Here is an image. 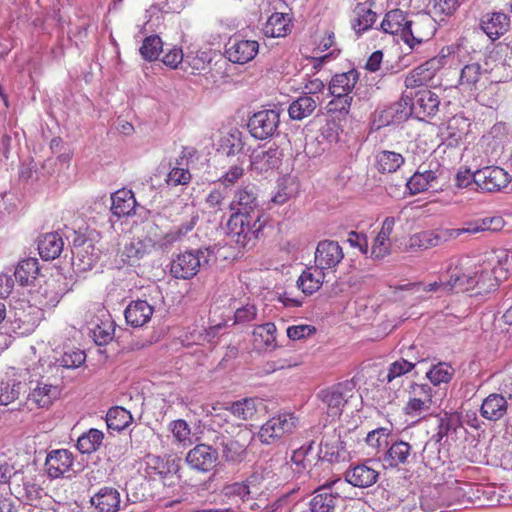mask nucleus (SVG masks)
<instances>
[{
  "instance_id": "nucleus-56",
  "label": "nucleus",
  "mask_w": 512,
  "mask_h": 512,
  "mask_svg": "<svg viewBox=\"0 0 512 512\" xmlns=\"http://www.w3.org/2000/svg\"><path fill=\"white\" fill-rule=\"evenodd\" d=\"M86 359L84 351L77 348H68L56 359L55 364L66 369H75L80 367Z\"/></svg>"
},
{
  "instance_id": "nucleus-36",
  "label": "nucleus",
  "mask_w": 512,
  "mask_h": 512,
  "mask_svg": "<svg viewBox=\"0 0 512 512\" xmlns=\"http://www.w3.org/2000/svg\"><path fill=\"white\" fill-rule=\"evenodd\" d=\"M91 503L99 512H117L120 508V493L112 487L101 488L92 498Z\"/></svg>"
},
{
  "instance_id": "nucleus-40",
  "label": "nucleus",
  "mask_w": 512,
  "mask_h": 512,
  "mask_svg": "<svg viewBox=\"0 0 512 512\" xmlns=\"http://www.w3.org/2000/svg\"><path fill=\"white\" fill-rule=\"evenodd\" d=\"M111 211L117 217L129 216L134 212L136 200L134 194L130 190L121 189L111 196Z\"/></svg>"
},
{
  "instance_id": "nucleus-58",
  "label": "nucleus",
  "mask_w": 512,
  "mask_h": 512,
  "mask_svg": "<svg viewBox=\"0 0 512 512\" xmlns=\"http://www.w3.org/2000/svg\"><path fill=\"white\" fill-rule=\"evenodd\" d=\"M414 367L415 363L409 362L405 359L395 361L390 364L387 373L380 379V381L391 383L395 379L410 372Z\"/></svg>"
},
{
  "instance_id": "nucleus-41",
  "label": "nucleus",
  "mask_w": 512,
  "mask_h": 512,
  "mask_svg": "<svg viewBox=\"0 0 512 512\" xmlns=\"http://www.w3.org/2000/svg\"><path fill=\"white\" fill-rule=\"evenodd\" d=\"M64 242L61 236L56 233H47L38 241L39 254L44 260H54L63 250Z\"/></svg>"
},
{
  "instance_id": "nucleus-19",
  "label": "nucleus",
  "mask_w": 512,
  "mask_h": 512,
  "mask_svg": "<svg viewBox=\"0 0 512 512\" xmlns=\"http://www.w3.org/2000/svg\"><path fill=\"white\" fill-rule=\"evenodd\" d=\"M10 491L19 501L29 505L40 499L42 494V489L31 479H26L21 472L13 473Z\"/></svg>"
},
{
  "instance_id": "nucleus-62",
  "label": "nucleus",
  "mask_w": 512,
  "mask_h": 512,
  "mask_svg": "<svg viewBox=\"0 0 512 512\" xmlns=\"http://www.w3.org/2000/svg\"><path fill=\"white\" fill-rule=\"evenodd\" d=\"M170 430L178 442H185L190 439L191 430L186 421L179 419L171 422Z\"/></svg>"
},
{
  "instance_id": "nucleus-26",
  "label": "nucleus",
  "mask_w": 512,
  "mask_h": 512,
  "mask_svg": "<svg viewBox=\"0 0 512 512\" xmlns=\"http://www.w3.org/2000/svg\"><path fill=\"white\" fill-rule=\"evenodd\" d=\"M510 404L503 394L492 393L488 395L481 404V416L492 422L502 419L508 412Z\"/></svg>"
},
{
  "instance_id": "nucleus-34",
  "label": "nucleus",
  "mask_w": 512,
  "mask_h": 512,
  "mask_svg": "<svg viewBox=\"0 0 512 512\" xmlns=\"http://www.w3.org/2000/svg\"><path fill=\"white\" fill-rule=\"evenodd\" d=\"M281 163V153L277 148L255 151L250 160L251 169L257 173L268 172L278 168Z\"/></svg>"
},
{
  "instance_id": "nucleus-61",
  "label": "nucleus",
  "mask_w": 512,
  "mask_h": 512,
  "mask_svg": "<svg viewBox=\"0 0 512 512\" xmlns=\"http://www.w3.org/2000/svg\"><path fill=\"white\" fill-rule=\"evenodd\" d=\"M347 242L353 248H357L362 254L366 255L369 252L368 237L364 233L350 231L348 233Z\"/></svg>"
},
{
  "instance_id": "nucleus-42",
  "label": "nucleus",
  "mask_w": 512,
  "mask_h": 512,
  "mask_svg": "<svg viewBox=\"0 0 512 512\" xmlns=\"http://www.w3.org/2000/svg\"><path fill=\"white\" fill-rule=\"evenodd\" d=\"M325 272L313 267L306 268L297 280L298 287L307 295H311L320 289L324 282Z\"/></svg>"
},
{
  "instance_id": "nucleus-54",
  "label": "nucleus",
  "mask_w": 512,
  "mask_h": 512,
  "mask_svg": "<svg viewBox=\"0 0 512 512\" xmlns=\"http://www.w3.org/2000/svg\"><path fill=\"white\" fill-rule=\"evenodd\" d=\"M104 435L98 429H90L77 440V448L83 454L95 452L102 444Z\"/></svg>"
},
{
  "instance_id": "nucleus-47",
  "label": "nucleus",
  "mask_w": 512,
  "mask_h": 512,
  "mask_svg": "<svg viewBox=\"0 0 512 512\" xmlns=\"http://www.w3.org/2000/svg\"><path fill=\"white\" fill-rule=\"evenodd\" d=\"M317 99L307 94L294 100L288 109V113L293 120H302L309 117L317 107Z\"/></svg>"
},
{
  "instance_id": "nucleus-39",
  "label": "nucleus",
  "mask_w": 512,
  "mask_h": 512,
  "mask_svg": "<svg viewBox=\"0 0 512 512\" xmlns=\"http://www.w3.org/2000/svg\"><path fill=\"white\" fill-rule=\"evenodd\" d=\"M412 458V447L408 442L395 441L386 451L383 460L390 467L406 465Z\"/></svg>"
},
{
  "instance_id": "nucleus-43",
  "label": "nucleus",
  "mask_w": 512,
  "mask_h": 512,
  "mask_svg": "<svg viewBox=\"0 0 512 512\" xmlns=\"http://www.w3.org/2000/svg\"><path fill=\"white\" fill-rule=\"evenodd\" d=\"M409 20L400 9H394L387 12L382 20L380 27L381 30L388 34L400 35L403 39V32L406 31V26Z\"/></svg>"
},
{
  "instance_id": "nucleus-30",
  "label": "nucleus",
  "mask_w": 512,
  "mask_h": 512,
  "mask_svg": "<svg viewBox=\"0 0 512 512\" xmlns=\"http://www.w3.org/2000/svg\"><path fill=\"white\" fill-rule=\"evenodd\" d=\"M30 390L27 400L37 408H48L54 400L59 398L61 393L57 385L45 382H37L35 387H31Z\"/></svg>"
},
{
  "instance_id": "nucleus-10",
  "label": "nucleus",
  "mask_w": 512,
  "mask_h": 512,
  "mask_svg": "<svg viewBox=\"0 0 512 512\" xmlns=\"http://www.w3.org/2000/svg\"><path fill=\"white\" fill-rule=\"evenodd\" d=\"M279 123L280 112L274 109H266L254 113L250 117L247 126L254 138L264 140L276 133Z\"/></svg>"
},
{
  "instance_id": "nucleus-64",
  "label": "nucleus",
  "mask_w": 512,
  "mask_h": 512,
  "mask_svg": "<svg viewBox=\"0 0 512 512\" xmlns=\"http://www.w3.org/2000/svg\"><path fill=\"white\" fill-rule=\"evenodd\" d=\"M190 178L191 174L187 169L173 168L169 172L166 182L172 186L184 185L190 181Z\"/></svg>"
},
{
  "instance_id": "nucleus-22",
  "label": "nucleus",
  "mask_w": 512,
  "mask_h": 512,
  "mask_svg": "<svg viewBox=\"0 0 512 512\" xmlns=\"http://www.w3.org/2000/svg\"><path fill=\"white\" fill-rule=\"evenodd\" d=\"M338 480L326 482L314 490L313 497L309 502L310 512H334L339 494L333 493L331 487Z\"/></svg>"
},
{
  "instance_id": "nucleus-35",
  "label": "nucleus",
  "mask_w": 512,
  "mask_h": 512,
  "mask_svg": "<svg viewBox=\"0 0 512 512\" xmlns=\"http://www.w3.org/2000/svg\"><path fill=\"white\" fill-rule=\"evenodd\" d=\"M73 256L74 260L79 262L77 265L80 269L88 270L97 263L100 252L94 247L91 240L83 239L80 244H74Z\"/></svg>"
},
{
  "instance_id": "nucleus-3",
  "label": "nucleus",
  "mask_w": 512,
  "mask_h": 512,
  "mask_svg": "<svg viewBox=\"0 0 512 512\" xmlns=\"http://www.w3.org/2000/svg\"><path fill=\"white\" fill-rule=\"evenodd\" d=\"M212 254L209 248L185 251L171 262L170 272L175 278L190 279L209 263Z\"/></svg>"
},
{
  "instance_id": "nucleus-11",
  "label": "nucleus",
  "mask_w": 512,
  "mask_h": 512,
  "mask_svg": "<svg viewBox=\"0 0 512 512\" xmlns=\"http://www.w3.org/2000/svg\"><path fill=\"white\" fill-rule=\"evenodd\" d=\"M343 259L344 252L337 241L326 239L318 243L314 254V263L317 268L324 272H335Z\"/></svg>"
},
{
  "instance_id": "nucleus-24",
  "label": "nucleus",
  "mask_w": 512,
  "mask_h": 512,
  "mask_svg": "<svg viewBox=\"0 0 512 512\" xmlns=\"http://www.w3.org/2000/svg\"><path fill=\"white\" fill-rule=\"evenodd\" d=\"M370 463L371 461H367L349 468L345 472V480L358 488H367L375 484L378 480L379 472Z\"/></svg>"
},
{
  "instance_id": "nucleus-28",
  "label": "nucleus",
  "mask_w": 512,
  "mask_h": 512,
  "mask_svg": "<svg viewBox=\"0 0 512 512\" xmlns=\"http://www.w3.org/2000/svg\"><path fill=\"white\" fill-rule=\"evenodd\" d=\"M486 73V69H483L477 62L466 64L460 72L458 81L460 89L469 93L479 90Z\"/></svg>"
},
{
  "instance_id": "nucleus-15",
  "label": "nucleus",
  "mask_w": 512,
  "mask_h": 512,
  "mask_svg": "<svg viewBox=\"0 0 512 512\" xmlns=\"http://www.w3.org/2000/svg\"><path fill=\"white\" fill-rule=\"evenodd\" d=\"M457 237H459V232L455 229L422 231L410 237L409 247L411 249L426 250L442 245Z\"/></svg>"
},
{
  "instance_id": "nucleus-44",
  "label": "nucleus",
  "mask_w": 512,
  "mask_h": 512,
  "mask_svg": "<svg viewBox=\"0 0 512 512\" xmlns=\"http://www.w3.org/2000/svg\"><path fill=\"white\" fill-rule=\"evenodd\" d=\"M262 402L256 398H244L229 404L231 415L239 421L251 420L257 413Z\"/></svg>"
},
{
  "instance_id": "nucleus-4",
  "label": "nucleus",
  "mask_w": 512,
  "mask_h": 512,
  "mask_svg": "<svg viewBox=\"0 0 512 512\" xmlns=\"http://www.w3.org/2000/svg\"><path fill=\"white\" fill-rule=\"evenodd\" d=\"M444 170L437 162H430L427 167L419 166L417 171L407 181V188L411 194H418L424 191H438L442 189Z\"/></svg>"
},
{
  "instance_id": "nucleus-37",
  "label": "nucleus",
  "mask_w": 512,
  "mask_h": 512,
  "mask_svg": "<svg viewBox=\"0 0 512 512\" xmlns=\"http://www.w3.org/2000/svg\"><path fill=\"white\" fill-rule=\"evenodd\" d=\"M358 81V72L355 69L336 74L329 84V91L333 97L346 96L354 89Z\"/></svg>"
},
{
  "instance_id": "nucleus-53",
  "label": "nucleus",
  "mask_w": 512,
  "mask_h": 512,
  "mask_svg": "<svg viewBox=\"0 0 512 512\" xmlns=\"http://www.w3.org/2000/svg\"><path fill=\"white\" fill-rule=\"evenodd\" d=\"M377 168L382 173H393L404 164V157L394 151H381L376 156Z\"/></svg>"
},
{
  "instance_id": "nucleus-20",
  "label": "nucleus",
  "mask_w": 512,
  "mask_h": 512,
  "mask_svg": "<svg viewBox=\"0 0 512 512\" xmlns=\"http://www.w3.org/2000/svg\"><path fill=\"white\" fill-rule=\"evenodd\" d=\"M154 245V241L148 237L131 239L119 252L122 263L129 265L138 264L140 260L152 252Z\"/></svg>"
},
{
  "instance_id": "nucleus-12",
  "label": "nucleus",
  "mask_w": 512,
  "mask_h": 512,
  "mask_svg": "<svg viewBox=\"0 0 512 512\" xmlns=\"http://www.w3.org/2000/svg\"><path fill=\"white\" fill-rule=\"evenodd\" d=\"M509 174L501 167L488 166L473 173V182L485 192H497L510 182Z\"/></svg>"
},
{
  "instance_id": "nucleus-59",
  "label": "nucleus",
  "mask_w": 512,
  "mask_h": 512,
  "mask_svg": "<svg viewBox=\"0 0 512 512\" xmlns=\"http://www.w3.org/2000/svg\"><path fill=\"white\" fill-rule=\"evenodd\" d=\"M251 480H248V483L244 482H235L232 484H228L223 488V495L229 499L239 498L241 500H245L247 496L250 495V487L249 484Z\"/></svg>"
},
{
  "instance_id": "nucleus-32",
  "label": "nucleus",
  "mask_w": 512,
  "mask_h": 512,
  "mask_svg": "<svg viewBox=\"0 0 512 512\" xmlns=\"http://www.w3.org/2000/svg\"><path fill=\"white\" fill-rule=\"evenodd\" d=\"M153 307L144 300L132 301L125 309L124 316L127 324L132 327H142L149 322L153 315Z\"/></svg>"
},
{
  "instance_id": "nucleus-38",
  "label": "nucleus",
  "mask_w": 512,
  "mask_h": 512,
  "mask_svg": "<svg viewBox=\"0 0 512 512\" xmlns=\"http://www.w3.org/2000/svg\"><path fill=\"white\" fill-rule=\"evenodd\" d=\"M377 14L372 11L365 3H359L353 10L351 27L357 35H361L371 29L376 22Z\"/></svg>"
},
{
  "instance_id": "nucleus-55",
  "label": "nucleus",
  "mask_w": 512,
  "mask_h": 512,
  "mask_svg": "<svg viewBox=\"0 0 512 512\" xmlns=\"http://www.w3.org/2000/svg\"><path fill=\"white\" fill-rule=\"evenodd\" d=\"M454 374L452 366L446 362L434 364L426 373L430 382L437 386L442 383H448Z\"/></svg>"
},
{
  "instance_id": "nucleus-25",
  "label": "nucleus",
  "mask_w": 512,
  "mask_h": 512,
  "mask_svg": "<svg viewBox=\"0 0 512 512\" xmlns=\"http://www.w3.org/2000/svg\"><path fill=\"white\" fill-rule=\"evenodd\" d=\"M216 450H221L222 458L231 463L243 461L247 455V447L238 439L217 435L214 439Z\"/></svg>"
},
{
  "instance_id": "nucleus-9",
  "label": "nucleus",
  "mask_w": 512,
  "mask_h": 512,
  "mask_svg": "<svg viewBox=\"0 0 512 512\" xmlns=\"http://www.w3.org/2000/svg\"><path fill=\"white\" fill-rule=\"evenodd\" d=\"M350 397H352V387L348 383H339L318 393L319 400L332 418L341 415Z\"/></svg>"
},
{
  "instance_id": "nucleus-51",
  "label": "nucleus",
  "mask_w": 512,
  "mask_h": 512,
  "mask_svg": "<svg viewBox=\"0 0 512 512\" xmlns=\"http://www.w3.org/2000/svg\"><path fill=\"white\" fill-rule=\"evenodd\" d=\"M276 326L268 322L255 327L253 331L254 343L260 348L273 349L276 346Z\"/></svg>"
},
{
  "instance_id": "nucleus-63",
  "label": "nucleus",
  "mask_w": 512,
  "mask_h": 512,
  "mask_svg": "<svg viewBox=\"0 0 512 512\" xmlns=\"http://www.w3.org/2000/svg\"><path fill=\"white\" fill-rule=\"evenodd\" d=\"M184 59L185 58L182 49L178 47H172L169 48L166 52L164 51L162 62L166 66L175 69L179 64L184 63Z\"/></svg>"
},
{
  "instance_id": "nucleus-5",
  "label": "nucleus",
  "mask_w": 512,
  "mask_h": 512,
  "mask_svg": "<svg viewBox=\"0 0 512 512\" xmlns=\"http://www.w3.org/2000/svg\"><path fill=\"white\" fill-rule=\"evenodd\" d=\"M297 426V418L290 413H282L264 423L258 438L261 443L269 445L279 441L286 434L292 433Z\"/></svg>"
},
{
  "instance_id": "nucleus-31",
  "label": "nucleus",
  "mask_w": 512,
  "mask_h": 512,
  "mask_svg": "<svg viewBox=\"0 0 512 512\" xmlns=\"http://www.w3.org/2000/svg\"><path fill=\"white\" fill-rule=\"evenodd\" d=\"M395 225L394 217H386L382 227L374 239L371 247V256L375 259H382L390 254L391 242L390 235Z\"/></svg>"
},
{
  "instance_id": "nucleus-17",
  "label": "nucleus",
  "mask_w": 512,
  "mask_h": 512,
  "mask_svg": "<svg viewBox=\"0 0 512 512\" xmlns=\"http://www.w3.org/2000/svg\"><path fill=\"white\" fill-rule=\"evenodd\" d=\"M258 50L259 44L255 40L231 38L226 45L225 54L229 61L245 64L255 58Z\"/></svg>"
},
{
  "instance_id": "nucleus-29",
  "label": "nucleus",
  "mask_w": 512,
  "mask_h": 512,
  "mask_svg": "<svg viewBox=\"0 0 512 512\" xmlns=\"http://www.w3.org/2000/svg\"><path fill=\"white\" fill-rule=\"evenodd\" d=\"M176 471L174 460L170 461L158 455L148 454L145 457V473L152 479L167 480Z\"/></svg>"
},
{
  "instance_id": "nucleus-2",
  "label": "nucleus",
  "mask_w": 512,
  "mask_h": 512,
  "mask_svg": "<svg viewBox=\"0 0 512 512\" xmlns=\"http://www.w3.org/2000/svg\"><path fill=\"white\" fill-rule=\"evenodd\" d=\"M503 261L508 262V255L504 251L500 254L489 253L481 263L474 265V271H477L476 294H486L498 287L501 278L505 277L507 271V268L503 267Z\"/></svg>"
},
{
  "instance_id": "nucleus-57",
  "label": "nucleus",
  "mask_w": 512,
  "mask_h": 512,
  "mask_svg": "<svg viewBox=\"0 0 512 512\" xmlns=\"http://www.w3.org/2000/svg\"><path fill=\"white\" fill-rule=\"evenodd\" d=\"M139 51L145 60L152 61L156 60L160 52L165 50L161 38L157 35H151L144 39Z\"/></svg>"
},
{
  "instance_id": "nucleus-14",
  "label": "nucleus",
  "mask_w": 512,
  "mask_h": 512,
  "mask_svg": "<svg viewBox=\"0 0 512 512\" xmlns=\"http://www.w3.org/2000/svg\"><path fill=\"white\" fill-rule=\"evenodd\" d=\"M477 271L473 267H464L463 264L450 266L446 276V293L465 292L475 289Z\"/></svg>"
},
{
  "instance_id": "nucleus-6",
  "label": "nucleus",
  "mask_w": 512,
  "mask_h": 512,
  "mask_svg": "<svg viewBox=\"0 0 512 512\" xmlns=\"http://www.w3.org/2000/svg\"><path fill=\"white\" fill-rule=\"evenodd\" d=\"M446 64V56L433 57L423 64L417 66L408 73L405 78V86L414 89L422 86H432L437 73Z\"/></svg>"
},
{
  "instance_id": "nucleus-48",
  "label": "nucleus",
  "mask_w": 512,
  "mask_h": 512,
  "mask_svg": "<svg viewBox=\"0 0 512 512\" xmlns=\"http://www.w3.org/2000/svg\"><path fill=\"white\" fill-rule=\"evenodd\" d=\"M290 19L284 13H273L263 27L266 37H284L290 31Z\"/></svg>"
},
{
  "instance_id": "nucleus-1",
  "label": "nucleus",
  "mask_w": 512,
  "mask_h": 512,
  "mask_svg": "<svg viewBox=\"0 0 512 512\" xmlns=\"http://www.w3.org/2000/svg\"><path fill=\"white\" fill-rule=\"evenodd\" d=\"M265 225L264 216L232 213L227 223L228 236L240 247L250 249L261 237Z\"/></svg>"
},
{
  "instance_id": "nucleus-8",
  "label": "nucleus",
  "mask_w": 512,
  "mask_h": 512,
  "mask_svg": "<svg viewBox=\"0 0 512 512\" xmlns=\"http://www.w3.org/2000/svg\"><path fill=\"white\" fill-rule=\"evenodd\" d=\"M409 105L408 114L414 115L418 119L434 116L439 108V95L430 89L424 88L416 91L413 95H406Z\"/></svg>"
},
{
  "instance_id": "nucleus-50",
  "label": "nucleus",
  "mask_w": 512,
  "mask_h": 512,
  "mask_svg": "<svg viewBox=\"0 0 512 512\" xmlns=\"http://www.w3.org/2000/svg\"><path fill=\"white\" fill-rule=\"evenodd\" d=\"M133 421L130 411L123 407L115 406L108 410L106 414V423L109 429L122 431Z\"/></svg>"
},
{
  "instance_id": "nucleus-21",
  "label": "nucleus",
  "mask_w": 512,
  "mask_h": 512,
  "mask_svg": "<svg viewBox=\"0 0 512 512\" xmlns=\"http://www.w3.org/2000/svg\"><path fill=\"white\" fill-rule=\"evenodd\" d=\"M12 376L15 378L11 381L0 382V405L7 406L18 399L24 389L23 381L33 382L30 380L31 376L28 368H19L18 372H14Z\"/></svg>"
},
{
  "instance_id": "nucleus-16",
  "label": "nucleus",
  "mask_w": 512,
  "mask_h": 512,
  "mask_svg": "<svg viewBox=\"0 0 512 512\" xmlns=\"http://www.w3.org/2000/svg\"><path fill=\"white\" fill-rule=\"evenodd\" d=\"M182 214L186 216L182 224L179 227L171 229L160 238L159 244L162 248H167L183 240L187 233L193 230L199 220L198 212L193 205L185 204L182 207Z\"/></svg>"
},
{
  "instance_id": "nucleus-52",
  "label": "nucleus",
  "mask_w": 512,
  "mask_h": 512,
  "mask_svg": "<svg viewBox=\"0 0 512 512\" xmlns=\"http://www.w3.org/2000/svg\"><path fill=\"white\" fill-rule=\"evenodd\" d=\"M502 219L500 217H490L478 219L469 222L463 228H457L459 236L463 233L476 234L484 231H497L502 227Z\"/></svg>"
},
{
  "instance_id": "nucleus-7",
  "label": "nucleus",
  "mask_w": 512,
  "mask_h": 512,
  "mask_svg": "<svg viewBox=\"0 0 512 512\" xmlns=\"http://www.w3.org/2000/svg\"><path fill=\"white\" fill-rule=\"evenodd\" d=\"M229 208L233 213L264 216L258 198V189L252 183L242 185L234 191Z\"/></svg>"
},
{
  "instance_id": "nucleus-46",
  "label": "nucleus",
  "mask_w": 512,
  "mask_h": 512,
  "mask_svg": "<svg viewBox=\"0 0 512 512\" xmlns=\"http://www.w3.org/2000/svg\"><path fill=\"white\" fill-rule=\"evenodd\" d=\"M38 272V260L36 258H27L18 263L13 276L19 285L28 286L34 282Z\"/></svg>"
},
{
  "instance_id": "nucleus-18",
  "label": "nucleus",
  "mask_w": 512,
  "mask_h": 512,
  "mask_svg": "<svg viewBox=\"0 0 512 512\" xmlns=\"http://www.w3.org/2000/svg\"><path fill=\"white\" fill-rule=\"evenodd\" d=\"M218 460V452L206 444H198L192 448L186 456L187 464L194 470L209 472Z\"/></svg>"
},
{
  "instance_id": "nucleus-23",
  "label": "nucleus",
  "mask_w": 512,
  "mask_h": 512,
  "mask_svg": "<svg viewBox=\"0 0 512 512\" xmlns=\"http://www.w3.org/2000/svg\"><path fill=\"white\" fill-rule=\"evenodd\" d=\"M431 404L432 388L428 384H413L405 411L409 415H419L429 411Z\"/></svg>"
},
{
  "instance_id": "nucleus-33",
  "label": "nucleus",
  "mask_w": 512,
  "mask_h": 512,
  "mask_svg": "<svg viewBox=\"0 0 512 512\" xmlns=\"http://www.w3.org/2000/svg\"><path fill=\"white\" fill-rule=\"evenodd\" d=\"M481 29L491 39L496 40L505 34L510 21L506 14L501 12L488 13L481 18Z\"/></svg>"
},
{
  "instance_id": "nucleus-45",
  "label": "nucleus",
  "mask_w": 512,
  "mask_h": 512,
  "mask_svg": "<svg viewBox=\"0 0 512 512\" xmlns=\"http://www.w3.org/2000/svg\"><path fill=\"white\" fill-rule=\"evenodd\" d=\"M244 135L238 129H231L228 133L223 135L218 144V151L226 154L227 156H234L242 152L244 148Z\"/></svg>"
},
{
  "instance_id": "nucleus-27",
  "label": "nucleus",
  "mask_w": 512,
  "mask_h": 512,
  "mask_svg": "<svg viewBox=\"0 0 512 512\" xmlns=\"http://www.w3.org/2000/svg\"><path fill=\"white\" fill-rule=\"evenodd\" d=\"M73 461V455L69 450L57 449L47 455L45 468L50 477L58 478L70 470Z\"/></svg>"
},
{
  "instance_id": "nucleus-49",
  "label": "nucleus",
  "mask_w": 512,
  "mask_h": 512,
  "mask_svg": "<svg viewBox=\"0 0 512 512\" xmlns=\"http://www.w3.org/2000/svg\"><path fill=\"white\" fill-rule=\"evenodd\" d=\"M401 107V103H396L386 109L376 111L374 119V124L377 123L376 128L379 129L407 117L408 111L406 109L402 110Z\"/></svg>"
},
{
  "instance_id": "nucleus-60",
  "label": "nucleus",
  "mask_w": 512,
  "mask_h": 512,
  "mask_svg": "<svg viewBox=\"0 0 512 512\" xmlns=\"http://www.w3.org/2000/svg\"><path fill=\"white\" fill-rule=\"evenodd\" d=\"M390 435V430L384 427L377 428L368 433L366 437V443L374 448L380 449L381 447H386L388 445V437Z\"/></svg>"
},
{
  "instance_id": "nucleus-13",
  "label": "nucleus",
  "mask_w": 512,
  "mask_h": 512,
  "mask_svg": "<svg viewBox=\"0 0 512 512\" xmlns=\"http://www.w3.org/2000/svg\"><path fill=\"white\" fill-rule=\"evenodd\" d=\"M406 26V31L403 32V41L411 48L414 49L417 45L431 39L435 33V25L433 20L427 16L422 15L417 17L416 20H409Z\"/></svg>"
}]
</instances>
